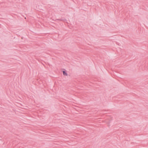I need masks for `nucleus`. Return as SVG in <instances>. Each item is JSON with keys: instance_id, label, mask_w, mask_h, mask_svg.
<instances>
[{"instance_id": "nucleus-1", "label": "nucleus", "mask_w": 148, "mask_h": 148, "mask_svg": "<svg viewBox=\"0 0 148 148\" xmlns=\"http://www.w3.org/2000/svg\"><path fill=\"white\" fill-rule=\"evenodd\" d=\"M63 74L64 75H66V76H67V73L65 72V71H63Z\"/></svg>"}]
</instances>
